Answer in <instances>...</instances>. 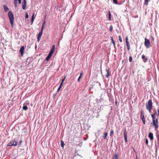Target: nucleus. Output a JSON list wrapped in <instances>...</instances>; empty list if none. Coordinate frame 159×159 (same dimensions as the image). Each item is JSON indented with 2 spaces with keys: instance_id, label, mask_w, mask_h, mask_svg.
Masks as SVG:
<instances>
[{
  "instance_id": "obj_39",
  "label": "nucleus",
  "mask_w": 159,
  "mask_h": 159,
  "mask_svg": "<svg viewBox=\"0 0 159 159\" xmlns=\"http://www.w3.org/2000/svg\"><path fill=\"white\" fill-rule=\"evenodd\" d=\"M22 3H26V0H23V1L22 2Z\"/></svg>"
},
{
  "instance_id": "obj_26",
  "label": "nucleus",
  "mask_w": 159,
  "mask_h": 159,
  "mask_svg": "<svg viewBox=\"0 0 159 159\" xmlns=\"http://www.w3.org/2000/svg\"><path fill=\"white\" fill-rule=\"evenodd\" d=\"M23 109L24 110L26 111L28 109V108L26 106H24L23 107Z\"/></svg>"
},
{
  "instance_id": "obj_31",
  "label": "nucleus",
  "mask_w": 159,
  "mask_h": 159,
  "mask_svg": "<svg viewBox=\"0 0 159 159\" xmlns=\"http://www.w3.org/2000/svg\"><path fill=\"white\" fill-rule=\"evenodd\" d=\"M132 57L131 56H130L129 57V62H132Z\"/></svg>"
},
{
  "instance_id": "obj_28",
  "label": "nucleus",
  "mask_w": 159,
  "mask_h": 159,
  "mask_svg": "<svg viewBox=\"0 0 159 159\" xmlns=\"http://www.w3.org/2000/svg\"><path fill=\"white\" fill-rule=\"evenodd\" d=\"M108 135V134L107 133H105L104 134V139H107V137Z\"/></svg>"
},
{
  "instance_id": "obj_36",
  "label": "nucleus",
  "mask_w": 159,
  "mask_h": 159,
  "mask_svg": "<svg viewBox=\"0 0 159 159\" xmlns=\"http://www.w3.org/2000/svg\"><path fill=\"white\" fill-rule=\"evenodd\" d=\"M81 77L80 76L78 79V82H80V78H81Z\"/></svg>"
},
{
  "instance_id": "obj_4",
  "label": "nucleus",
  "mask_w": 159,
  "mask_h": 159,
  "mask_svg": "<svg viewBox=\"0 0 159 159\" xmlns=\"http://www.w3.org/2000/svg\"><path fill=\"white\" fill-rule=\"evenodd\" d=\"M18 143L15 139L11 140L7 146H16L17 145Z\"/></svg>"
},
{
  "instance_id": "obj_6",
  "label": "nucleus",
  "mask_w": 159,
  "mask_h": 159,
  "mask_svg": "<svg viewBox=\"0 0 159 159\" xmlns=\"http://www.w3.org/2000/svg\"><path fill=\"white\" fill-rule=\"evenodd\" d=\"M128 37H126L125 38V41H126V46L127 48V49L128 50H129L130 49V45L129 44V42L128 41Z\"/></svg>"
},
{
  "instance_id": "obj_45",
  "label": "nucleus",
  "mask_w": 159,
  "mask_h": 159,
  "mask_svg": "<svg viewBox=\"0 0 159 159\" xmlns=\"http://www.w3.org/2000/svg\"><path fill=\"white\" fill-rule=\"evenodd\" d=\"M157 111L158 113V116H159V109H158Z\"/></svg>"
},
{
  "instance_id": "obj_2",
  "label": "nucleus",
  "mask_w": 159,
  "mask_h": 159,
  "mask_svg": "<svg viewBox=\"0 0 159 159\" xmlns=\"http://www.w3.org/2000/svg\"><path fill=\"white\" fill-rule=\"evenodd\" d=\"M8 16L10 20V23L12 27L14 25V15L11 11H10L8 13Z\"/></svg>"
},
{
  "instance_id": "obj_38",
  "label": "nucleus",
  "mask_w": 159,
  "mask_h": 159,
  "mask_svg": "<svg viewBox=\"0 0 159 159\" xmlns=\"http://www.w3.org/2000/svg\"><path fill=\"white\" fill-rule=\"evenodd\" d=\"M144 115L143 111H142L141 112V115Z\"/></svg>"
},
{
  "instance_id": "obj_34",
  "label": "nucleus",
  "mask_w": 159,
  "mask_h": 159,
  "mask_svg": "<svg viewBox=\"0 0 159 159\" xmlns=\"http://www.w3.org/2000/svg\"><path fill=\"white\" fill-rule=\"evenodd\" d=\"M29 16L27 12H26L25 13V18L26 19H27L28 18Z\"/></svg>"
},
{
  "instance_id": "obj_13",
  "label": "nucleus",
  "mask_w": 159,
  "mask_h": 159,
  "mask_svg": "<svg viewBox=\"0 0 159 159\" xmlns=\"http://www.w3.org/2000/svg\"><path fill=\"white\" fill-rule=\"evenodd\" d=\"M3 7H4V10H5V12H7V11H9V8L7 6V5H3Z\"/></svg>"
},
{
  "instance_id": "obj_7",
  "label": "nucleus",
  "mask_w": 159,
  "mask_h": 159,
  "mask_svg": "<svg viewBox=\"0 0 159 159\" xmlns=\"http://www.w3.org/2000/svg\"><path fill=\"white\" fill-rule=\"evenodd\" d=\"M43 30H41L40 32L38 34L37 36V40L38 42L40 40L41 37L42 35Z\"/></svg>"
},
{
  "instance_id": "obj_21",
  "label": "nucleus",
  "mask_w": 159,
  "mask_h": 159,
  "mask_svg": "<svg viewBox=\"0 0 159 159\" xmlns=\"http://www.w3.org/2000/svg\"><path fill=\"white\" fill-rule=\"evenodd\" d=\"M149 2V0H144V4L146 5H148Z\"/></svg>"
},
{
  "instance_id": "obj_17",
  "label": "nucleus",
  "mask_w": 159,
  "mask_h": 159,
  "mask_svg": "<svg viewBox=\"0 0 159 159\" xmlns=\"http://www.w3.org/2000/svg\"><path fill=\"white\" fill-rule=\"evenodd\" d=\"M26 3H22V7L23 10H25L26 9Z\"/></svg>"
},
{
  "instance_id": "obj_23",
  "label": "nucleus",
  "mask_w": 159,
  "mask_h": 159,
  "mask_svg": "<svg viewBox=\"0 0 159 159\" xmlns=\"http://www.w3.org/2000/svg\"><path fill=\"white\" fill-rule=\"evenodd\" d=\"M61 147H62V148H63L64 146V145H65V144L64 143L63 141L62 140H61Z\"/></svg>"
},
{
  "instance_id": "obj_18",
  "label": "nucleus",
  "mask_w": 159,
  "mask_h": 159,
  "mask_svg": "<svg viewBox=\"0 0 159 159\" xmlns=\"http://www.w3.org/2000/svg\"><path fill=\"white\" fill-rule=\"evenodd\" d=\"M34 20V13L33 14L32 16V18L31 21V24L32 25L33 23V21Z\"/></svg>"
},
{
  "instance_id": "obj_5",
  "label": "nucleus",
  "mask_w": 159,
  "mask_h": 159,
  "mask_svg": "<svg viewBox=\"0 0 159 159\" xmlns=\"http://www.w3.org/2000/svg\"><path fill=\"white\" fill-rule=\"evenodd\" d=\"M144 45L147 48H149L150 47V43L149 40L146 38L145 39Z\"/></svg>"
},
{
  "instance_id": "obj_29",
  "label": "nucleus",
  "mask_w": 159,
  "mask_h": 159,
  "mask_svg": "<svg viewBox=\"0 0 159 159\" xmlns=\"http://www.w3.org/2000/svg\"><path fill=\"white\" fill-rule=\"evenodd\" d=\"M110 31L111 32H112L113 31V27L112 25H111L109 29Z\"/></svg>"
},
{
  "instance_id": "obj_15",
  "label": "nucleus",
  "mask_w": 159,
  "mask_h": 159,
  "mask_svg": "<svg viewBox=\"0 0 159 159\" xmlns=\"http://www.w3.org/2000/svg\"><path fill=\"white\" fill-rule=\"evenodd\" d=\"M55 48V45H53L51 51L50 52L54 53Z\"/></svg>"
},
{
  "instance_id": "obj_10",
  "label": "nucleus",
  "mask_w": 159,
  "mask_h": 159,
  "mask_svg": "<svg viewBox=\"0 0 159 159\" xmlns=\"http://www.w3.org/2000/svg\"><path fill=\"white\" fill-rule=\"evenodd\" d=\"M127 135V131H126V130L125 129L124 130V135L125 140V142L126 143L128 142Z\"/></svg>"
},
{
  "instance_id": "obj_11",
  "label": "nucleus",
  "mask_w": 159,
  "mask_h": 159,
  "mask_svg": "<svg viewBox=\"0 0 159 159\" xmlns=\"http://www.w3.org/2000/svg\"><path fill=\"white\" fill-rule=\"evenodd\" d=\"M140 118L142 120L143 124L144 125H145V120L144 115H141Z\"/></svg>"
},
{
  "instance_id": "obj_12",
  "label": "nucleus",
  "mask_w": 159,
  "mask_h": 159,
  "mask_svg": "<svg viewBox=\"0 0 159 159\" xmlns=\"http://www.w3.org/2000/svg\"><path fill=\"white\" fill-rule=\"evenodd\" d=\"M148 137L150 138L151 140H152L154 139L153 134L152 133L150 132L149 133Z\"/></svg>"
},
{
  "instance_id": "obj_48",
  "label": "nucleus",
  "mask_w": 159,
  "mask_h": 159,
  "mask_svg": "<svg viewBox=\"0 0 159 159\" xmlns=\"http://www.w3.org/2000/svg\"><path fill=\"white\" fill-rule=\"evenodd\" d=\"M136 159H137V158H136Z\"/></svg>"
},
{
  "instance_id": "obj_47",
  "label": "nucleus",
  "mask_w": 159,
  "mask_h": 159,
  "mask_svg": "<svg viewBox=\"0 0 159 159\" xmlns=\"http://www.w3.org/2000/svg\"><path fill=\"white\" fill-rule=\"evenodd\" d=\"M116 103H117V102H116Z\"/></svg>"
},
{
  "instance_id": "obj_37",
  "label": "nucleus",
  "mask_w": 159,
  "mask_h": 159,
  "mask_svg": "<svg viewBox=\"0 0 159 159\" xmlns=\"http://www.w3.org/2000/svg\"><path fill=\"white\" fill-rule=\"evenodd\" d=\"M66 78V77H65L62 80L61 82L62 83H63V82L64 81V80L65 79V78Z\"/></svg>"
},
{
  "instance_id": "obj_43",
  "label": "nucleus",
  "mask_w": 159,
  "mask_h": 159,
  "mask_svg": "<svg viewBox=\"0 0 159 159\" xmlns=\"http://www.w3.org/2000/svg\"><path fill=\"white\" fill-rule=\"evenodd\" d=\"M83 74V73L82 72H81L80 73V76L81 77L82 75Z\"/></svg>"
},
{
  "instance_id": "obj_40",
  "label": "nucleus",
  "mask_w": 159,
  "mask_h": 159,
  "mask_svg": "<svg viewBox=\"0 0 159 159\" xmlns=\"http://www.w3.org/2000/svg\"><path fill=\"white\" fill-rule=\"evenodd\" d=\"M61 87H60L59 86V87L58 88V89H57V91L58 92L60 90Z\"/></svg>"
},
{
  "instance_id": "obj_14",
  "label": "nucleus",
  "mask_w": 159,
  "mask_h": 159,
  "mask_svg": "<svg viewBox=\"0 0 159 159\" xmlns=\"http://www.w3.org/2000/svg\"><path fill=\"white\" fill-rule=\"evenodd\" d=\"M106 71H107V74L105 75V76L107 77V78H108L109 76V72H110V71H109V69H106Z\"/></svg>"
},
{
  "instance_id": "obj_32",
  "label": "nucleus",
  "mask_w": 159,
  "mask_h": 159,
  "mask_svg": "<svg viewBox=\"0 0 159 159\" xmlns=\"http://www.w3.org/2000/svg\"><path fill=\"white\" fill-rule=\"evenodd\" d=\"M113 2L116 4H118V2H117V0H113Z\"/></svg>"
},
{
  "instance_id": "obj_46",
  "label": "nucleus",
  "mask_w": 159,
  "mask_h": 159,
  "mask_svg": "<svg viewBox=\"0 0 159 159\" xmlns=\"http://www.w3.org/2000/svg\"><path fill=\"white\" fill-rule=\"evenodd\" d=\"M17 1V0H14V1Z\"/></svg>"
},
{
  "instance_id": "obj_33",
  "label": "nucleus",
  "mask_w": 159,
  "mask_h": 159,
  "mask_svg": "<svg viewBox=\"0 0 159 159\" xmlns=\"http://www.w3.org/2000/svg\"><path fill=\"white\" fill-rule=\"evenodd\" d=\"M119 39V40L120 41V42H122V39L121 38V37L120 36H118Z\"/></svg>"
},
{
  "instance_id": "obj_22",
  "label": "nucleus",
  "mask_w": 159,
  "mask_h": 159,
  "mask_svg": "<svg viewBox=\"0 0 159 159\" xmlns=\"http://www.w3.org/2000/svg\"><path fill=\"white\" fill-rule=\"evenodd\" d=\"M45 24V21L44 20L42 24V27L41 30H43V29L44 27Z\"/></svg>"
},
{
  "instance_id": "obj_25",
  "label": "nucleus",
  "mask_w": 159,
  "mask_h": 159,
  "mask_svg": "<svg viewBox=\"0 0 159 159\" xmlns=\"http://www.w3.org/2000/svg\"><path fill=\"white\" fill-rule=\"evenodd\" d=\"M111 42L113 44L114 46L115 47V43L114 41V40L112 37H111Z\"/></svg>"
},
{
  "instance_id": "obj_24",
  "label": "nucleus",
  "mask_w": 159,
  "mask_h": 159,
  "mask_svg": "<svg viewBox=\"0 0 159 159\" xmlns=\"http://www.w3.org/2000/svg\"><path fill=\"white\" fill-rule=\"evenodd\" d=\"M108 16H109L108 20H111V13L110 11H108Z\"/></svg>"
},
{
  "instance_id": "obj_9",
  "label": "nucleus",
  "mask_w": 159,
  "mask_h": 159,
  "mask_svg": "<svg viewBox=\"0 0 159 159\" xmlns=\"http://www.w3.org/2000/svg\"><path fill=\"white\" fill-rule=\"evenodd\" d=\"M53 53L50 52L48 55V56L47 57L46 59L47 61H48L49 60V59H50L51 57L52 56V54H53Z\"/></svg>"
},
{
  "instance_id": "obj_1",
  "label": "nucleus",
  "mask_w": 159,
  "mask_h": 159,
  "mask_svg": "<svg viewBox=\"0 0 159 159\" xmlns=\"http://www.w3.org/2000/svg\"><path fill=\"white\" fill-rule=\"evenodd\" d=\"M146 109L150 113L152 108V102L151 100L149 99L148 102L146 103Z\"/></svg>"
},
{
  "instance_id": "obj_41",
  "label": "nucleus",
  "mask_w": 159,
  "mask_h": 159,
  "mask_svg": "<svg viewBox=\"0 0 159 159\" xmlns=\"http://www.w3.org/2000/svg\"><path fill=\"white\" fill-rule=\"evenodd\" d=\"M21 0H18V2L19 4H20L21 3Z\"/></svg>"
},
{
  "instance_id": "obj_35",
  "label": "nucleus",
  "mask_w": 159,
  "mask_h": 159,
  "mask_svg": "<svg viewBox=\"0 0 159 159\" xmlns=\"http://www.w3.org/2000/svg\"><path fill=\"white\" fill-rule=\"evenodd\" d=\"M145 143L146 145H148V139H146L145 140Z\"/></svg>"
},
{
  "instance_id": "obj_19",
  "label": "nucleus",
  "mask_w": 159,
  "mask_h": 159,
  "mask_svg": "<svg viewBox=\"0 0 159 159\" xmlns=\"http://www.w3.org/2000/svg\"><path fill=\"white\" fill-rule=\"evenodd\" d=\"M113 159H118L117 153H115L114 154Z\"/></svg>"
},
{
  "instance_id": "obj_3",
  "label": "nucleus",
  "mask_w": 159,
  "mask_h": 159,
  "mask_svg": "<svg viewBox=\"0 0 159 159\" xmlns=\"http://www.w3.org/2000/svg\"><path fill=\"white\" fill-rule=\"evenodd\" d=\"M154 116H152V125L155 127V129H156L158 128V118H154Z\"/></svg>"
},
{
  "instance_id": "obj_8",
  "label": "nucleus",
  "mask_w": 159,
  "mask_h": 159,
  "mask_svg": "<svg viewBox=\"0 0 159 159\" xmlns=\"http://www.w3.org/2000/svg\"><path fill=\"white\" fill-rule=\"evenodd\" d=\"M25 49V48L24 46H21L20 50V53L21 55L22 56H23V55L24 54V51Z\"/></svg>"
},
{
  "instance_id": "obj_30",
  "label": "nucleus",
  "mask_w": 159,
  "mask_h": 159,
  "mask_svg": "<svg viewBox=\"0 0 159 159\" xmlns=\"http://www.w3.org/2000/svg\"><path fill=\"white\" fill-rule=\"evenodd\" d=\"M14 3L16 7H17V1H14Z\"/></svg>"
},
{
  "instance_id": "obj_42",
  "label": "nucleus",
  "mask_w": 159,
  "mask_h": 159,
  "mask_svg": "<svg viewBox=\"0 0 159 159\" xmlns=\"http://www.w3.org/2000/svg\"><path fill=\"white\" fill-rule=\"evenodd\" d=\"M22 143V140H20L19 142L20 145H21V143Z\"/></svg>"
},
{
  "instance_id": "obj_44",
  "label": "nucleus",
  "mask_w": 159,
  "mask_h": 159,
  "mask_svg": "<svg viewBox=\"0 0 159 159\" xmlns=\"http://www.w3.org/2000/svg\"><path fill=\"white\" fill-rule=\"evenodd\" d=\"M62 84H63V83H61V84H60V87H61V86H62Z\"/></svg>"
},
{
  "instance_id": "obj_20",
  "label": "nucleus",
  "mask_w": 159,
  "mask_h": 159,
  "mask_svg": "<svg viewBox=\"0 0 159 159\" xmlns=\"http://www.w3.org/2000/svg\"><path fill=\"white\" fill-rule=\"evenodd\" d=\"M113 134L114 131L112 129H111L110 134V136L112 137L113 136Z\"/></svg>"
},
{
  "instance_id": "obj_16",
  "label": "nucleus",
  "mask_w": 159,
  "mask_h": 159,
  "mask_svg": "<svg viewBox=\"0 0 159 159\" xmlns=\"http://www.w3.org/2000/svg\"><path fill=\"white\" fill-rule=\"evenodd\" d=\"M142 59H144L143 61L145 62L147 61L148 60L147 58H145L144 55H143L142 56Z\"/></svg>"
},
{
  "instance_id": "obj_27",
  "label": "nucleus",
  "mask_w": 159,
  "mask_h": 159,
  "mask_svg": "<svg viewBox=\"0 0 159 159\" xmlns=\"http://www.w3.org/2000/svg\"><path fill=\"white\" fill-rule=\"evenodd\" d=\"M156 113H157V112L156 111V112H154L151 115V116H152V118L153 116H154L155 117L154 118H156Z\"/></svg>"
}]
</instances>
